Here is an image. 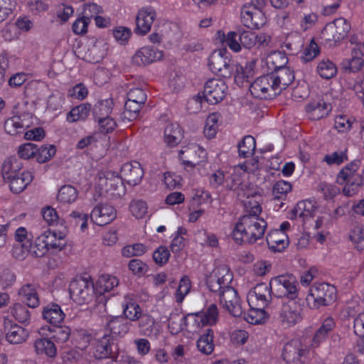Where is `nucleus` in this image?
<instances>
[{"label": "nucleus", "instance_id": "nucleus-43", "mask_svg": "<svg viewBox=\"0 0 364 364\" xmlns=\"http://www.w3.org/2000/svg\"><path fill=\"white\" fill-rule=\"evenodd\" d=\"M28 337V332L23 327L15 324L11 326L6 334V340L12 344L22 343Z\"/></svg>", "mask_w": 364, "mask_h": 364}, {"label": "nucleus", "instance_id": "nucleus-30", "mask_svg": "<svg viewBox=\"0 0 364 364\" xmlns=\"http://www.w3.org/2000/svg\"><path fill=\"white\" fill-rule=\"evenodd\" d=\"M42 316L46 322L57 326L64 321L65 314L58 304L50 303L43 307Z\"/></svg>", "mask_w": 364, "mask_h": 364}, {"label": "nucleus", "instance_id": "nucleus-16", "mask_svg": "<svg viewBox=\"0 0 364 364\" xmlns=\"http://www.w3.org/2000/svg\"><path fill=\"white\" fill-rule=\"evenodd\" d=\"M307 354V349L304 348L301 341L294 339L288 342L283 348L284 360L289 364H304L302 358Z\"/></svg>", "mask_w": 364, "mask_h": 364}, {"label": "nucleus", "instance_id": "nucleus-45", "mask_svg": "<svg viewBox=\"0 0 364 364\" xmlns=\"http://www.w3.org/2000/svg\"><path fill=\"white\" fill-rule=\"evenodd\" d=\"M36 352L38 355H46L50 358H54L57 353V349L54 343L45 338L37 339L34 343Z\"/></svg>", "mask_w": 364, "mask_h": 364}, {"label": "nucleus", "instance_id": "nucleus-7", "mask_svg": "<svg viewBox=\"0 0 364 364\" xmlns=\"http://www.w3.org/2000/svg\"><path fill=\"white\" fill-rule=\"evenodd\" d=\"M219 319L218 309L215 304L204 307L196 313L188 314L187 320L191 324L193 331H196L206 326H213Z\"/></svg>", "mask_w": 364, "mask_h": 364}, {"label": "nucleus", "instance_id": "nucleus-50", "mask_svg": "<svg viewBox=\"0 0 364 364\" xmlns=\"http://www.w3.org/2000/svg\"><path fill=\"white\" fill-rule=\"evenodd\" d=\"M237 147L240 156L242 158L250 157L254 154L255 150V139L250 135L245 136L238 144Z\"/></svg>", "mask_w": 364, "mask_h": 364}, {"label": "nucleus", "instance_id": "nucleus-18", "mask_svg": "<svg viewBox=\"0 0 364 364\" xmlns=\"http://www.w3.org/2000/svg\"><path fill=\"white\" fill-rule=\"evenodd\" d=\"M351 58L346 59L342 62V68L347 73H357L363 66L364 43H358L352 48Z\"/></svg>", "mask_w": 364, "mask_h": 364}, {"label": "nucleus", "instance_id": "nucleus-29", "mask_svg": "<svg viewBox=\"0 0 364 364\" xmlns=\"http://www.w3.org/2000/svg\"><path fill=\"white\" fill-rule=\"evenodd\" d=\"M28 114L16 115L7 119L4 123V129L10 135H17L24 132L28 127Z\"/></svg>", "mask_w": 364, "mask_h": 364}, {"label": "nucleus", "instance_id": "nucleus-48", "mask_svg": "<svg viewBox=\"0 0 364 364\" xmlns=\"http://www.w3.org/2000/svg\"><path fill=\"white\" fill-rule=\"evenodd\" d=\"M287 58L280 51H272L265 58V63L269 70L273 71L284 68L287 63Z\"/></svg>", "mask_w": 364, "mask_h": 364}, {"label": "nucleus", "instance_id": "nucleus-13", "mask_svg": "<svg viewBox=\"0 0 364 364\" xmlns=\"http://www.w3.org/2000/svg\"><path fill=\"white\" fill-rule=\"evenodd\" d=\"M221 305L233 316H240L242 314L240 298L236 290L231 286L217 292Z\"/></svg>", "mask_w": 364, "mask_h": 364}, {"label": "nucleus", "instance_id": "nucleus-8", "mask_svg": "<svg viewBox=\"0 0 364 364\" xmlns=\"http://www.w3.org/2000/svg\"><path fill=\"white\" fill-rule=\"evenodd\" d=\"M302 305L298 298L282 300L279 311V321L286 327H291L302 320Z\"/></svg>", "mask_w": 364, "mask_h": 364}, {"label": "nucleus", "instance_id": "nucleus-24", "mask_svg": "<svg viewBox=\"0 0 364 364\" xmlns=\"http://www.w3.org/2000/svg\"><path fill=\"white\" fill-rule=\"evenodd\" d=\"M270 75L279 95L291 85L294 80V72L288 67L277 69L271 72Z\"/></svg>", "mask_w": 364, "mask_h": 364}, {"label": "nucleus", "instance_id": "nucleus-2", "mask_svg": "<svg viewBox=\"0 0 364 364\" xmlns=\"http://www.w3.org/2000/svg\"><path fill=\"white\" fill-rule=\"evenodd\" d=\"M360 161L353 160L343 167L337 174L336 182L344 185L343 193L346 196H354L360 188Z\"/></svg>", "mask_w": 364, "mask_h": 364}, {"label": "nucleus", "instance_id": "nucleus-54", "mask_svg": "<svg viewBox=\"0 0 364 364\" xmlns=\"http://www.w3.org/2000/svg\"><path fill=\"white\" fill-rule=\"evenodd\" d=\"M191 289V282L188 276L181 278L177 289L175 292V299L177 303L181 304L189 294Z\"/></svg>", "mask_w": 364, "mask_h": 364}, {"label": "nucleus", "instance_id": "nucleus-51", "mask_svg": "<svg viewBox=\"0 0 364 364\" xmlns=\"http://www.w3.org/2000/svg\"><path fill=\"white\" fill-rule=\"evenodd\" d=\"M113 104L112 99L97 102L93 109V114L95 120L109 117L112 111Z\"/></svg>", "mask_w": 364, "mask_h": 364}, {"label": "nucleus", "instance_id": "nucleus-37", "mask_svg": "<svg viewBox=\"0 0 364 364\" xmlns=\"http://www.w3.org/2000/svg\"><path fill=\"white\" fill-rule=\"evenodd\" d=\"M32 180L33 175L31 172L23 171L6 181L10 183L11 191L14 193H18L23 191Z\"/></svg>", "mask_w": 364, "mask_h": 364}, {"label": "nucleus", "instance_id": "nucleus-40", "mask_svg": "<svg viewBox=\"0 0 364 364\" xmlns=\"http://www.w3.org/2000/svg\"><path fill=\"white\" fill-rule=\"evenodd\" d=\"M250 309L246 312L242 309V314L240 317L252 324L262 323L267 318V314L264 308L260 306H250Z\"/></svg>", "mask_w": 364, "mask_h": 364}, {"label": "nucleus", "instance_id": "nucleus-25", "mask_svg": "<svg viewBox=\"0 0 364 364\" xmlns=\"http://www.w3.org/2000/svg\"><path fill=\"white\" fill-rule=\"evenodd\" d=\"M41 235L48 250L60 251L66 245L65 233L64 232L48 230Z\"/></svg>", "mask_w": 364, "mask_h": 364}, {"label": "nucleus", "instance_id": "nucleus-63", "mask_svg": "<svg viewBox=\"0 0 364 364\" xmlns=\"http://www.w3.org/2000/svg\"><path fill=\"white\" fill-rule=\"evenodd\" d=\"M320 53V48L312 38L309 44L304 48L301 55V60L304 63L313 60Z\"/></svg>", "mask_w": 364, "mask_h": 364}, {"label": "nucleus", "instance_id": "nucleus-36", "mask_svg": "<svg viewBox=\"0 0 364 364\" xmlns=\"http://www.w3.org/2000/svg\"><path fill=\"white\" fill-rule=\"evenodd\" d=\"M21 247L24 255L26 253H30L36 257H43L48 250L41 235L38 236L33 243L30 240H26V243L21 244Z\"/></svg>", "mask_w": 364, "mask_h": 364}, {"label": "nucleus", "instance_id": "nucleus-21", "mask_svg": "<svg viewBox=\"0 0 364 364\" xmlns=\"http://www.w3.org/2000/svg\"><path fill=\"white\" fill-rule=\"evenodd\" d=\"M121 177L128 184L136 186L139 184L144 176L141 164L136 161L124 164L121 168Z\"/></svg>", "mask_w": 364, "mask_h": 364}, {"label": "nucleus", "instance_id": "nucleus-27", "mask_svg": "<svg viewBox=\"0 0 364 364\" xmlns=\"http://www.w3.org/2000/svg\"><path fill=\"white\" fill-rule=\"evenodd\" d=\"M305 109L310 119L318 120L328 114L331 110V106L323 100H318L308 103Z\"/></svg>", "mask_w": 364, "mask_h": 364}, {"label": "nucleus", "instance_id": "nucleus-52", "mask_svg": "<svg viewBox=\"0 0 364 364\" xmlns=\"http://www.w3.org/2000/svg\"><path fill=\"white\" fill-rule=\"evenodd\" d=\"M15 239L18 243L13 248V255L16 258L22 259L24 258V254L22 252L21 244L26 243V240H30L26 228H18L15 232Z\"/></svg>", "mask_w": 364, "mask_h": 364}, {"label": "nucleus", "instance_id": "nucleus-5", "mask_svg": "<svg viewBox=\"0 0 364 364\" xmlns=\"http://www.w3.org/2000/svg\"><path fill=\"white\" fill-rule=\"evenodd\" d=\"M269 284L278 297L288 300L298 298L299 284L293 275L277 276L270 280Z\"/></svg>", "mask_w": 364, "mask_h": 364}, {"label": "nucleus", "instance_id": "nucleus-11", "mask_svg": "<svg viewBox=\"0 0 364 364\" xmlns=\"http://www.w3.org/2000/svg\"><path fill=\"white\" fill-rule=\"evenodd\" d=\"M232 274L226 265L215 267L207 279V286L210 291L218 292L230 286Z\"/></svg>", "mask_w": 364, "mask_h": 364}, {"label": "nucleus", "instance_id": "nucleus-4", "mask_svg": "<svg viewBox=\"0 0 364 364\" xmlns=\"http://www.w3.org/2000/svg\"><path fill=\"white\" fill-rule=\"evenodd\" d=\"M70 298L82 305L89 303L94 296V283L90 277H77L69 285Z\"/></svg>", "mask_w": 364, "mask_h": 364}, {"label": "nucleus", "instance_id": "nucleus-15", "mask_svg": "<svg viewBox=\"0 0 364 364\" xmlns=\"http://www.w3.org/2000/svg\"><path fill=\"white\" fill-rule=\"evenodd\" d=\"M262 9L244 5L241 8L240 14L244 26L250 29H257L264 26L266 23V16Z\"/></svg>", "mask_w": 364, "mask_h": 364}, {"label": "nucleus", "instance_id": "nucleus-62", "mask_svg": "<svg viewBox=\"0 0 364 364\" xmlns=\"http://www.w3.org/2000/svg\"><path fill=\"white\" fill-rule=\"evenodd\" d=\"M292 186L291 183L280 180L277 181L272 189V193L275 198L282 199L291 191Z\"/></svg>", "mask_w": 364, "mask_h": 364}, {"label": "nucleus", "instance_id": "nucleus-23", "mask_svg": "<svg viewBox=\"0 0 364 364\" xmlns=\"http://www.w3.org/2000/svg\"><path fill=\"white\" fill-rule=\"evenodd\" d=\"M100 181L105 184V191L113 198H119L125 194L126 188L121 176L108 173L105 178H101Z\"/></svg>", "mask_w": 364, "mask_h": 364}, {"label": "nucleus", "instance_id": "nucleus-60", "mask_svg": "<svg viewBox=\"0 0 364 364\" xmlns=\"http://www.w3.org/2000/svg\"><path fill=\"white\" fill-rule=\"evenodd\" d=\"M348 160L347 150H338L336 151L329 154H326L323 158V161H325L328 165H340L344 161Z\"/></svg>", "mask_w": 364, "mask_h": 364}, {"label": "nucleus", "instance_id": "nucleus-64", "mask_svg": "<svg viewBox=\"0 0 364 364\" xmlns=\"http://www.w3.org/2000/svg\"><path fill=\"white\" fill-rule=\"evenodd\" d=\"M239 33L230 31L227 35L223 33L222 41L234 52H239L241 49L240 42L238 39Z\"/></svg>", "mask_w": 364, "mask_h": 364}, {"label": "nucleus", "instance_id": "nucleus-34", "mask_svg": "<svg viewBox=\"0 0 364 364\" xmlns=\"http://www.w3.org/2000/svg\"><path fill=\"white\" fill-rule=\"evenodd\" d=\"M139 320V328L141 335L157 338L159 334V329L155 319L151 316L142 314Z\"/></svg>", "mask_w": 364, "mask_h": 364}, {"label": "nucleus", "instance_id": "nucleus-28", "mask_svg": "<svg viewBox=\"0 0 364 364\" xmlns=\"http://www.w3.org/2000/svg\"><path fill=\"white\" fill-rule=\"evenodd\" d=\"M267 243L270 250L274 252H282L289 245L287 233L282 230H272L266 237Z\"/></svg>", "mask_w": 364, "mask_h": 364}, {"label": "nucleus", "instance_id": "nucleus-55", "mask_svg": "<svg viewBox=\"0 0 364 364\" xmlns=\"http://www.w3.org/2000/svg\"><path fill=\"white\" fill-rule=\"evenodd\" d=\"M11 315L20 323H28L31 312L28 308L21 304H16L11 310Z\"/></svg>", "mask_w": 364, "mask_h": 364}, {"label": "nucleus", "instance_id": "nucleus-58", "mask_svg": "<svg viewBox=\"0 0 364 364\" xmlns=\"http://www.w3.org/2000/svg\"><path fill=\"white\" fill-rule=\"evenodd\" d=\"M350 240L358 250H364V225H357L351 230Z\"/></svg>", "mask_w": 364, "mask_h": 364}, {"label": "nucleus", "instance_id": "nucleus-22", "mask_svg": "<svg viewBox=\"0 0 364 364\" xmlns=\"http://www.w3.org/2000/svg\"><path fill=\"white\" fill-rule=\"evenodd\" d=\"M163 52L154 47L144 46L138 50L132 57L134 64L141 66L161 59Z\"/></svg>", "mask_w": 364, "mask_h": 364}, {"label": "nucleus", "instance_id": "nucleus-59", "mask_svg": "<svg viewBox=\"0 0 364 364\" xmlns=\"http://www.w3.org/2000/svg\"><path fill=\"white\" fill-rule=\"evenodd\" d=\"M142 105L143 104L127 100L124 105V110L123 112L124 117L129 121L136 119L139 114Z\"/></svg>", "mask_w": 364, "mask_h": 364}, {"label": "nucleus", "instance_id": "nucleus-57", "mask_svg": "<svg viewBox=\"0 0 364 364\" xmlns=\"http://www.w3.org/2000/svg\"><path fill=\"white\" fill-rule=\"evenodd\" d=\"M218 118L219 114L214 112L209 114L206 119L204 127V134L209 139L213 138L217 133Z\"/></svg>", "mask_w": 364, "mask_h": 364}, {"label": "nucleus", "instance_id": "nucleus-19", "mask_svg": "<svg viewBox=\"0 0 364 364\" xmlns=\"http://www.w3.org/2000/svg\"><path fill=\"white\" fill-rule=\"evenodd\" d=\"M156 16V14L153 8L141 9L136 16L135 33L143 36L146 35L151 30Z\"/></svg>", "mask_w": 364, "mask_h": 364}, {"label": "nucleus", "instance_id": "nucleus-61", "mask_svg": "<svg viewBox=\"0 0 364 364\" xmlns=\"http://www.w3.org/2000/svg\"><path fill=\"white\" fill-rule=\"evenodd\" d=\"M129 209L136 218L141 219L146 215L148 206L145 201L137 199L132 200L129 204Z\"/></svg>", "mask_w": 364, "mask_h": 364}, {"label": "nucleus", "instance_id": "nucleus-9", "mask_svg": "<svg viewBox=\"0 0 364 364\" xmlns=\"http://www.w3.org/2000/svg\"><path fill=\"white\" fill-rule=\"evenodd\" d=\"M250 92L255 98L272 99L279 95L270 73L257 77L250 86Z\"/></svg>", "mask_w": 364, "mask_h": 364}, {"label": "nucleus", "instance_id": "nucleus-12", "mask_svg": "<svg viewBox=\"0 0 364 364\" xmlns=\"http://www.w3.org/2000/svg\"><path fill=\"white\" fill-rule=\"evenodd\" d=\"M228 92V85L221 79L212 78L204 85L203 96L205 100L211 105L221 102Z\"/></svg>", "mask_w": 364, "mask_h": 364}, {"label": "nucleus", "instance_id": "nucleus-53", "mask_svg": "<svg viewBox=\"0 0 364 364\" xmlns=\"http://www.w3.org/2000/svg\"><path fill=\"white\" fill-rule=\"evenodd\" d=\"M77 198V191L72 186L65 185L60 188L58 191L57 198L59 202L63 203H71Z\"/></svg>", "mask_w": 364, "mask_h": 364}, {"label": "nucleus", "instance_id": "nucleus-49", "mask_svg": "<svg viewBox=\"0 0 364 364\" xmlns=\"http://www.w3.org/2000/svg\"><path fill=\"white\" fill-rule=\"evenodd\" d=\"M119 284L118 279L112 275H101L97 282V290L100 294L110 291Z\"/></svg>", "mask_w": 364, "mask_h": 364}, {"label": "nucleus", "instance_id": "nucleus-10", "mask_svg": "<svg viewBox=\"0 0 364 364\" xmlns=\"http://www.w3.org/2000/svg\"><path fill=\"white\" fill-rule=\"evenodd\" d=\"M208 66L210 70L223 77L231 76L233 70L232 63L225 50L214 51L209 57Z\"/></svg>", "mask_w": 364, "mask_h": 364}, {"label": "nucleus", "instance_id": "nucleus-35", "mask_svg": "<svg viewBox=\"0 0 364 364\" xmlns=\"http://www.w3.org/2000/svg\"><path fill=\"white\" fill-rule=\"evenodd\" d=\"M23 164L20 159L16 156H10L7 158L3 163L1 166V174L5 181L12 178L13 177L20 174Z\"/></svg>", "mask_w": 364, "mask_h": 364}, {"label": "nucleus", "instance_id": "nucleus-26", "mask_svg": "<svg viewBox=\"0 0 364 364\" xmlns=\"http://www.w3.org/2000/svg\"><path fill=\"white\" fill-rule=\"evenodd\" d=\"M336 327V322L334 319L331 316L325 318L319 328L315 332L314 337L312 338L311 346L312 348L318 347L322 343H323L329 334L333 331Z\"/></svg>", "mask_w": 364, "mask_h": 364}, {"label": "nucleus", "instance_id": "nucleus-47", "mask_svg": "<svg viewBox=\"0 0 364 364\" xmlns=\"http://www.w3.org/2000/svg\"><path fill=\"white\" fill-rule=\"evenodd\" d=\"M91 106L90 104H81L73 108L67 114V121L73 123L85 120L90 114Z\"/></svg>", "mask_w": 364, "mask_h": 364}, {"label": "nucleus", "instance_id": "nucleus-32", "mask_svg": "<svg viewBox=\"0 0 364 364\" xmlns=\"http://www.w3.org/2000/svg\"><path fill=\"white\" fill-rule=\"evenodd\" d=\"M318 209V205L316 200L306 199L299 201L296 207L292 210V215L296 218L299 217L304 220L314 215Z\"/></svg>", "mask_w": 364, "mask_h": 364}, {"label": "nucleus", "instance_id": "nucleus-42", "mask_svg": "<svg viewBox=\"0 0 364 364\" xmlns=\"http://www.w3.org/2000/svg\"><path fill=\"white\" fill-rule=\"evenodd\" d=\"M316 72L323 79L328 80L336 76L337 67L330 59L324 58L318 61Z\"/></svg>", "mask_w": 364, "mask_h": 364}, {"label": "nucleus", "instance_id": "nucleus-38", "mask_svg": "<svg viewBox=\"0 0 364 364\" xmlns=\"http://www.w3.org/2000/svg\"><path fill=\"white\" fill-rule=\"evenodd\" d=\"M19 295L28 307L36 308L40 304V301L36 287L28 284L23 285L19 290Z\"/></svg>", "mask_w": 364, "mask_h": 364}, {"label": "nucleus", "instance_id": "nucleus-14", "mask_svg": "<svg viewBox=\"0 0 364 364\" xmlns=\"http://www.w3.org/2000/svg\"><path fill=\"white\" fill-rule=\"evenodd\" d=\"M272 288L270 284L260 283L247 294V299L250 306H256L265 308L272 299Z\"/></svg>", "mask_w": 364, "mask_h": 364}, {"label": "nucleus", "instance_id": "nucleus-20", "mask_svg": "<svg viewBox=\"0 0 364 364\" xmlns=\"http://www.w3.org/2000/svg\"><path fill=\"white\" fill-rule=\"evenodd\" d=\"M117 216L114 207L108 204H99L90 213L91 220L97 225L102 226L110 223Z\"/></svg>", "mask_w": 364, "mask_h": 364}, {"label": "nucleus", "instance_id": "nucleus-44", "mask_svg": "<svg viewBox=\"0 0 364 364\" xmlns=\"http://www.w3.org/2000/svg\"><path fill=\"white\" fill-rule=\"evenodd\" d=\"M122 307L125 318L131 321L139 320L142 315L140 306L129 298L125 297Z\"/></svg>", "mask_w": 364, "mask_h": 364}, {"label": "nucleus", "instance_id": "nucleus-1", "mask_svg": "<svg viewBox=\"0 0 364 364\" xmlns=\"http://www.w3.org/2000/svg\"><path fill=\"white\" fill-rule=\"evenodd\" d=\"M261 196L255 193L244 200L245 214L235 224L232 238L238 244H253L261 239L267 226V222L259 215L262 213Z\"/></svg>", "mask_w": 364, "mask_h": 364}, {"label": "nucleus", "instance_id": "nucleus-17", "mask_svg": "<svg viewBox=\"0 0 364 364\" xmlns=\"http://www.w3.org/2000/svg\"><path fill=\"white\" fill-rule=\"evenodd\" d=\"M206 156L205 151L196 144L183 146L178 152V157L187 166L199 165Z\"/></svg>", "mask_w": 364, "mask_h": 364}, {"label": "nucleus", "instance_id": "nucleus-3", "mask_svg": "<svg viewBox=\"0 0 364 364\" xmlns=\"http://www.w3.org/2000/svg\"><path fill=\"white\" fill-rule=\"evenodd\" d=\"M336 299V289L326 283L314 284L309 291L306 301L311 309L330 305Z\"/></svg>", "mask_w": 364, "mask_h": 364}, {"label": "nucleus", "instance_id": "nucleus-31", "mask_svg": "<svg viewBox=\"0 0 364 364\" xmlns=\"http://www.w3.org/2000/svg\"><path fill=\"white\" fill-rule=\"evenodd\" d=\"M131 323L122 317H112L107 318V328L112 336H124L127 334L131 326Z\"/></svg>", "mask_w": 364, "mask_h": 364}, {"label": "nucleus", "instance_id": "nucleus-46", "mask_svg": "<svg viewBox=\"0 0 364 364\" xmlns=\"http://www.w3.org/2000/svg\"><path fill=\"white\" fill-rule=\"evenodd\" d=\"M182 136L181 130L178 124H168L164 129V141L169 146H176Z\"/></svg>", "mask_w": 364, "mask_h": 364}, {"label": "nucleus", "instance_id": "nucleus-56", "mask_svg": "<svg viewBox=\"0 0 364 364\" xmlns=\"http://www.w3.org/2000/svg\"><path fill=\"white\" fill-rule=\"evenodd\" d=\"M55 146L51 144L43 145L40 148H37L36 160L40 164L46 163L55 154Z\"/></svg>", "mask_w": 364, "mask_h": 364}, {"label": "nucleus", "instance_id": "nucleus-6", "mask_svg": "<svg viewBox=\"0 0 364 364\" xmlns=\"http://www.w3.org/2000/svg\"><path fill=\"white\" fill-rule=\"evenodd\" d=\"M350 23L344 18H338L333 22L327 23L323 29L321 38L330 46H335L343 40L350 30Z\"/></svg>", "mask_w": 364, "mask_h": 364}, {"label": "nucleus", "instance_id": "nucleus-41", "mask_svg": "<svg viewBox=\"0 0 364 364\" xmlns=\"http://www.w3.org/2000/svg\"><path fill=\"white\" fill-rule=\"evenodd\" d=\"M110 336L105 334L96 340L94 346V356L97 359L108 357L111 354Z\"/></svg>", "mask_w": 364, "mask_h": 364}, {"label": "nucleus", "instance_id": "nucleus-33", "mask_svg": "<svg viewBox=\"0 0 364 364\" xmlns=\"http://www.w3.org/2000/svg\"><path fill=\"white\" fill-rule=\"evenodd\" d=\"M214 331L211 328H207L197 339L196 348L203 355L212 354L215 349Z\"/></svg>", "mask_w": 364, "mask_h": 364}, {"label": "nucleus", "instance_id": "nucleus-39", "mask_svg": "<svg viewBox=\"0 0 364 364\" xmlns=\"http://www.w3.org/2000/svg\"><path fill=\"white\" fill-rule=\"evenodd\" d=\"M188 314L181 316L178 314H171L168 321V329L171 334L176 335L181 332L185 327L189 331H193L191 324L187 320Z\"/></svg>", "mask_w": 364, "mask_h": 364}]
</instances>
